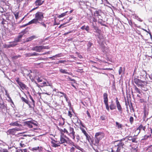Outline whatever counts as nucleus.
Returning <instances> with one entry per match:
<instances>
[{
	"mask_svg": "<svg viewBox=\"0 0 152 152\" xmlns=\"http://www.w3.org/2000/svg\"><path fill=\"white\" fill-rule=\"evenodd\" d=\"M104 136V134L102 132H97L95 134V140L94 142H92V144L94 145L98 146L99 141L102 139Z\"/></svg>",
	"mask_w": 152,
	"mask_h": 152,
	"instance_id": "obj_1",
	"label": "nucleus"
},
{
	"mask_svg": "<svg viewBox=\"0 0 152 152\" xmlns=\"http://www.w3.org/2000/svg\"><path fill=\"white\" fill-rule=\"evenodd\" d=\"M64 133L67 134L73 140H75V134L74 128L71 126H69L67 129L64 128Z\"/></svg>",
	"mask_w": 152,
	"mask_h": 152,
	"instance_id": "obj_2",
	"label": "nucleus"
},
{
	"mask_svg": "<svg viewBox=\"0 0 152 152\" xmlns=\"http://www.w3.org/2000/svg\"><path fill=\"white\" fill-rule=\"evenodd\" d=\"M72 142L71 140L66 136L64 135L63 134H61L60 136V141L58 143L62 144H69Z\"/></svg>",
	"mask_w": 152,
	"mask_h": 152,
	"instance_id": "obj_3",
	"label": "nucleus"
},
{
	"mask_svg": "<svg viewBox=\"0 0 152 152\" xmlns=\"http://www.w3.org/2000/svg\"><path fill=\"white\" fill-rule=\"evenodd\" d=\"M134 82L138 87H144V86H146L148 83L147 81H142L137 78L134 79Z\"/></svg>",
	"mask_w": 152,
	"mask_h": 152,
	"instance_id": "obj_4",
	"label": "nucleus"
},
{
	"mask_svg": "<svg viewBox=\"0 0 152 152\" xmlns=\"http://www.w3.org/2000/svg\"><path fill=\"white\" fill-rule=\"evenodd\" d=\"M47 49V47L44 46H36L33 47L31 48V50L33 51H35L37 52H40L43 49Z\"/></svg>",
	"mask_w": 152,
	"mask_h": 152,
	"instance_id": "obj_5",
	"label": "nucleus"
},
{
	"mask_svg": "<svg viewBox=\"0 0 152 152\" xmlns=\"http://www.w3.org/2000/svg\"><path fill=\"white\" fill-rule=\"evenodd\" d=\"M35 18L39 21L42 20L43 18V14L41 12H38L35 15Z\"/></svg>",
	"mask_w": 152,
	"mask_h": 152,
	"instance_id": "obj_6",
	"label": "nucleus"
},
{
	"mask_svg": "<svg viewBox=\"0 0 152 152\" xmlns=\"http://www.w3.org/2000/svg\"><path fill=\"white\" fill-rule=\"evenodd\" d=\"M57 95L59 96L60 98L63 96H64L66 101L68 102V97L65 94L61 92H58L57 93Z\"/></svg>",
	"mask_w": 152,
	"mask_h": 152,
	"instance_id": "obj_7",
	"label": "nucleus"
},
{
	"mask_svg": "<svg viewBox=\"0 0 152 152\" xmlns=\"http://www.w3.org/2000/svg\"><path fill=\"white\" fill-rule=\"evenodd\" d=\"M10 44H4L3 45V47L5 48H8L12 47H13L16 45L17 44L14 43V42H10Z\"/></svg>",
	"mask_w": 152,
	"mask_h": 152,
	"instance_id": "obj_8",
	"label": "nucleus"
},
{
	"mask_svg": "<svg viewBox=\"0 0 152 152\" xmlns=\"http://www.w3.org/2000/svg\"><path fill=\"white\" fill-rule=\"evenodd\" d=\"M116 102L118 109V110L120 114H121L122 113V108L117 98H116Z\"/></svg>",
	"mask_w": 152,
	"mask_h": 152,
	"instance_id": "obj_9",
	"label": "nucleus"
},
{
	"mask_svg": "<svg viewBox=\"0 0 152 152\" xmlns=\"http://www.w3.org/2000/svg\"><path fill=\"white\" fill-rule=\"evenodd\" d=\"M145 129L146 128L145 126H143L142 124H141L137 128L135 132L137 133V134H138L140 132V131L142 129L144 131H145Z\"/></svg>",
	"mask_w": 152,
	"mask_h": 152,
	"instance_id": "obj_10",
	"label": "nucleus"
},
{
	"mask_svg": "<svg viewBox=\"0 0 152 152\" xmlns=\"http://www.w3.org/2000/svg\"><path fill=\"white\" fill-rule=\"evenodd\" d=\"M44 1L42 0H36L35 2V4L36 6H37L38 7L39 6L42 5L44 3Z\"/></svg>",
	"mask_w": 152,
	"mask_h": 152,
	"instance_id": "obj_11",
	"label": "nucleus"
},
{
	"mask_svg": "<svg viewBox=\"0 0 152 152\" xmlns=\"http://www.w3.org/2000/svg\"><path fill=\"white\" fill-rule=\"evenodd\" d=\"M148 131L150 132L149 133V134L148 135H145L144 136V138L145 139H147L148 137H151V134H152V129L151 128L148 129Z\"/></svg>",
	"mask_w": 152,
	"mask_h": 152,
	"instance_id": "obj_12",
	"label": "nucleus"
},
{
	"mask_svg": "<svg viewBox=\"0 0 152 152\" xmlns=\"http://www.w3.org/2000/svg\"><path fill=\"white\" fill-rule=\"evenodd\" d=\"M15 133V132L14 128L9 129L7 132V134L14 135Z\"/></svg>",
	"mask_w": 152,
	"mask_h": 152,
	"instance_id": "obj_13",
	"label": "nucleus"
},
{
	"mask_svg": "<svg viewBox=\"0 0 152 152\" xmlns=\"http://www.w3.org/2000/svg\"><path fill=\"white\" fill-rule=\"evenodd\" d=\"M25 124L27 127L29 128H32L33 126L31 123V121H26L24 122Z\"/></svg>",
	"mask_w": 152,
	"mask_h": 152,
	"instance_id": "obj_14",
	"label": "nucleus"
},
{
	"mask_svg": "<svg viewBox=\"0 0 152 152\" xmlns=\"http://www.w3.org/2000/svg\"><path fill=\"white\" fill-rule=\"evenodd\" d=\"M136 138L134 137H133L132 136H128V140L129 141H132L133 142H137L136 140Z\"/></svg>",
	"mask_w": 152,
	"mask_h": 152,
	"instance_id": "obj_15",
	"label": "nucleus"
},
{
	"mask_svg": "<svg viewBox=\"0 0 152 152\" xmlns=\"http://www.w3.org/2000/svg\"><path fill=\"white\" fill-rule=\"evenodd\" d=\"M108 95L107 93H104L103 94L104 102V103H107L108 102Z\"/></svg>",
	"mask_w": 152,
	"mask_h": 152,
	"instance_id": "obj_16",
	"label": "nucleus"
},
{
	"mask_svg": "<svg viewBox=\"0 0 152 152\" xmlns=\"http://www.w3.org/2000/svg\"><path fill=\"white\" fill-rule=\"evenodd\" d=\"M39 23V21H38L35 18L33 19L32 20L28 22V24H31L33 23Z\"/></svg>",
	"mask_w": 152,
	"mask_h": 152,
	"instance_id": "obj_17",
	"label": "nucleus"
},
{
	"mask_svg": "<svg viewBox=\"0 0 152 152\" xmlns=\"http://www.w3.org/2000/svg\"><path fill=\"white\" fill-rule=\"evenodd\" d=\"M10 125L13 126H21V125L19 124L18 121L12 122L10 124Z\"/></svg>",
	"mask_w": 152,
	"mask_h": 152,
	"instance_id": "obj_18",
	"label": "nucleus"
},
{
	"mask_svg": "<svg viewBox=\"0 0 152 152\" xmlns=\"http://www.w3.org/2000/svg\"><path fill=\"white\" fill-rule=\"evenodd\" d=\"M93 15L95 18L97 17L99 18V16H100V11H95Z\"/></svg>",
	"mask_w": 152,
	"mask_h": 152,
	"instance_id": "obj_19",
	"label": "nucleus"
},
{
	"mask_svg": "<svg viewBox=\"0 0 152 152\" xmlns=\"http://www.w3.org/2000/svg\"><path fill=\"white\" fill-rule=\"evenodd\" d=\"M43 85L42 86H52V84L51 83H49L48 82H44L42 83Z\"/></svg>",
	"mask_w": 152,
	"mask_h": 152,
	"instance_id": "obj_20",
	"label": "nucleus"
},
{
	"mask_svg": "<svg viewBox=\"0 0 152 152\" xmlns=\"http://www.w3.org/2000/svg\"><path fill=\"white\" fill-rule=\"evenodd\" d=\"M81 29L82 30H85L88 32V31L89 30V27L88 26H83L81 27Z\"/></svg>",
	"mask_w": 152,
	"mask_h": 152,
	"instance_id": "obj_21",
	"label": "nucleus"
},
{
	"mask_svg": "<svg viewBox=\"0 0 152 152\" xmlns=\"http://www.w3.org/2000/svg\"><path fill=\"white\" fill-rule=\"evenodd\" d=\"M59 71L61 73L69 74V73L67 72V70L66 69H61L59 70Z\"/></svg>",
	"mask_w": 152,
	"mask_h": 152,
	"instance_id": "obj_22",
	"label": "nucleus"
},
{
	"mask_svg": "<svg viewBox=\"0 0 152 152\" xmlns=\"http://www.w3.org/2000/svg\"><path fill=\"white\" fill-rule=\"evenodd\" d=\"M18 85L20 88L23 90L26 88V86L25 85L21 82Z\"/></svg>",
	"mask_w": 152,
	"mask_h": 152,
	"instance_id": "obj_23",
	"label": "nucleus"
},
{
	"mask_svg": "<svg viewBox=\"0 0 152 152\" xmlns=\"http://www.w3.org/2000/svg\"><path fill=\"white\" fill-rule=\"evenodd\" d=\"M25 140H23L20 141V147L22 148H23L26 146V145L25 144Z\"/></svg>",
	"mask_w": 152,
	"mask_h": 152,
	"instance_id": "obj_24",
	"label": "nucleus"
},
{
	"mask_svg": "<svg viewBox=\"0 0 152 152\" xmlns=\"http://www.w3.org/2000/svg\"><path fill=\"white\" fill-rule=\"evenodd\" d=\"M147 73L145 71H142L140 73V76H142V77H146Z\"/></svg>",
	"mask_w": 152,
	"mask_h": 152,
	"instance_id": "obj_25",
	"label": "nucleus"
},
{
	"mask_svg": "<svg viewBox=\"0 0 152 152\" xmlns=\"http://www.w3.org/2000/svg\"><path fill=\"white\" fill-rule=\"evenodd\" d=\"M124 145V143H122L121 142H120L118 145V147L117 148V151H119L120 150V149H119L120 147H122Z\"/></svg>",
	"mask_w": 152,
	"mask_h": 152,
	"instance_id": "obj_26",
	"label": "nucleus"
},
{
	"mask_svg": "<svg viewBox=\"0 0 152 152\" xmlns=\"http://www.w3.org/2000/svg\"><path fill=\"white\" fill-rule=\"evenodd\" d=\"M119 75H121V73L124 74V70H123V68L122 67H120L118 70Z\"/></svg>",
	"mask_w": 152,
	"mask_h": 152,
	"instance_id": "obj_27",
	"label": "nucleus"
},
{
	"mask_svg": "<svg viewBox=\"0 0 152 152\" xmlns=\"http://www.w3.org/2000/svg\"><path fill=\"white\" fill-rule=\"evenodd\" d=\"M51 143L52 144V146L53 147L56 148L60 146V145L58 144H59L58 143H56L54 142H51Z\"/></svg>",
	"mask_w": 152,
	"mask_h": 152,
	"instance_id": "obj_28",
	"label": "nucleus"
},
{
	"mask_svg": "<svg viewBox=\"0 0 152 152\" xmlns=\"http://www.w3.org/2000/svg\"><path fill=\"white\" fill-rule=\"evenodd\" d=\"M115 123L116 124V126L117 127L118 129H122V125L121 124H119L117 122H116Z\"/></svg>",
	"mask_w": 152,
	"mask_h": 152,
	"instance_id": "obj_29",
	"label": "nucleus"
},
{
	"mask_svg": "<svg viewBox=\"0 0 152 152\" xmlns=\"http://www.w3.org/2000/svg\"><path fill=\"white\" fill-rule=\"evenodd\" d=\"M35 36H32L31 37L27 38H26V41H29L33 40V39L35 38Z\"/></svg>",
	"mask_w": 152,
	"mask_h": 152,
	"instance_id": "obj_30",
	"label": "nucleus"
},
{
	"mask_svg": "<svg viewBox=\"0 0 152 152\" xmlns=\"http://www.w3.org/2000/svg\"><path fill=\"white\" fill-rule=\"evenodd\" d=\"M61 56H60V54H57L55 56H53L52 57H50L49 58H50V59H51L52 60H55L54 59L56 57H60Z\"/></svg>",
	"mask_w": 152,
	"mask_h": 152,
	"instance_id": "obj_31",
	"label": "nucleus"
},
{
	"mask_svg": "<svg viewBox=\"0 0 152 152\" xmlns=\"http://www.w3.org/2000/svg\"><path fill=\"white\" fill-rule=\"evenodd\" d=\"M110 109L111 110H112L115 109L116 106L114 104H113V103H111V104L110 106Z\"/></svg>",
	"mask_w": 152,
	"mask_h": 152,
	"instance_id": "obj_32",
	"label": "nucleus"
},
{
	"mask_svg": "<svg viewBox=\"0 0 152 152\" xmlns=\"http://www.w3.org/2000/svg\"><path fill=\"white\" fill-rule=\"evenodd\" d=\"M94 30H95V31L98 33V34H100L101 32V31L98 29V27H94Z\"/></svg>",
	"mask_w": 152,
	"mask_h": 152,
	"instance_id": "obj_33",
	"label": "nucleus"
},
{
	"mask_svg": "<svg viewBox=\"0 0 152 152\" xmlns=\"http://www.w3.org/2000/svg\"><path fill=\"white\" fill-rule=\"evenodd\" d=\"M25 31H23L20 34L18 37V39H20L25 34Z\"/></svg>",
	"mask_w": 152,
	"mask_h": 152,
	"instance_id": "obj_34",
	"label": "nucleus"
},
{
	"mask_svg": "<svg viewBox=\"0 0 152 152\" xmlns=\"http://www.w3.org/2000/svg\"><path fill=\"white\" fill-rule=\"evenodd\" d=\"M41 147H34L32 148V149L34 151H40L41 150L40 148Z\"/></svg>",
	"mask_w": 152,
	"mask_h": 152,
	"instance_id": "obj_35",
	"label": "nucleus"
},
{
	"mask_svg": "<svg viewBox=\"0 0 152 152\" xmlns=\"http://www.w3.org/2000/svg\"><path fill=\"white\" fill-rule=\"evenodd\" d=\"M80 139V137L78 134L76 135V138H75V140H74L75 141L78 142Z\"/></svg>",
	"mask_w": 152,
	"mask_h": 152,
	"instance_id": "obj_36",
	"label": "nucleus"
},
{
	"mask_svg": "<svg viewBox=\"0 0 152 152\" xmlns=\"http://www.w3.org/2000/svg\"><path fill=\"white\" fill-rule=\"evenodd\" d=\"M14 14L15 15V18L16 19H18L19 18V13L18 12H15L14 13Z\"/></svg>",
	"mask_w": 152,
	"mask_h": 152,
	"instance_id": "obj_37",
	"label": "nucleus"
},
{
	"mask_svg": "<svg viewBox=\"0 0 152 152\" xmlns=\"http://www.w3.org/2000/svg\"><path fill=\"white\" fill-rule=\"evenodd\" d=\"M67 12H68V11H67L65 12H64V13H63L61 14L59 16V18H62V17H63L64 16L66 15V13H67Z\"/></svg>",
	"mask_w": 152,
	"mask_h": 152,
	"instance_id": "obj_38",
	"label": "nucleus"
},
{
	"mask_svg": "<svg viewBox=\"0 0 152 152\" xmlns=\"http://www.w3.org/2000/svg\"><path fill=\"white\" fill-rule=\"evenodd\" d=\"M145 152H152V151L151 149L149 148V147H148V148L146 149V150H144Z\"/></svg>",
	"mask_w": 152,
	"mask_h": 152,
	"instance_id": "obj_39",
	"label": "nucleus"
},
{
	"mask_svg": "<svg viewBox=\"0 0 152 152\" xmlns=\"http://www.w3.org/2000/svg\"><path fill=\"white\" fill-rule=\"evenodd\" d=\"M86 138L88 142H90V140H91V138L89 135L86 136Z\"/></svg>",
	"mask_w": 152,
	"mask_h": 152,
	"instance_id": "obj_40",
	"label": "nucleus"
},
{
	"mask_svg": "<svg viewBox=\"0 0 152 152\" xmlns=\"http://www.w3.org/2000/svg\"><path fill=\"white\" fill-rule=\"evenodd\" d=\"M21 99H22V100L23 101V102H25L26 103H27V104H28V101L26 99L22 97L21 98Z\"/></svg>",
	"mask_w": 152,
	"mask_h": 152,
	"instance_id": "obj_41",
	"label": "nucleus"
},
{
	"mask_svg": "<svg viewBox=\"0 0 152 152\" xmlns=\"http://www.w3.org/2000/svg\"><path fill=\"white\" fill-rule=\"evenodd\" d=\"M20 39H18V37L16 39H15V40L13 42H14V43H17L20 42Z\"/></svg>",
	"mask_w": 152,
	"mask_h": 152,
	"instance_id": "obj_42",
	"label": "nucleus"
},
{
	"mask_svg": "<svg viewBox=\"0 0 152 152\" xmlns=\"http://www.w3.org/2000/svg\"><path fill=\"white\" fill-rule=\"evenodd\" d=\"M32 125H33L35 126H37V122L34 121H31Z\"/></svg>",
	"mask_w": 152,
	"mask_h": 152,
	"instance_id": "obj_43",
	"label": "nucleus"
},
{
	"mask_svg": "<svg viewBox=\"0 0 152 152\" xmlns=\"http://www.w3.org/2000/svg\"><path fill=\"white\" fill-rule=\"evenodd\" d=\"M30 99L33 102V105L34 107L35 106V101L33 99L32 97L31 96H29Z\"/></svg>",
	"mask_w": 152,
	"mask_h": 152,
	"instance_id": "obj_44",
	"label": "nucleus"
},
{
	"mask_svg": "<svg viewBox=\"0 0 152 152\" xmlns=\"http://www.w3.org/2000/svg\"><path fill=\"white\" fill-rule=\"evenodd\" d=\"M21 57V56L20 55L16 56H13L12 57V58L13 60L16 59L18 58H20Z\"/></svg>",
	"mask_w": 152,
	"mask_h": 152,
	"instance_id": "obj_45",
	"label": "nucleus"
},
{
	"mask_svg": "<svg viewBox=\"0 0 152 152\" xmlns=\"http://www.w3.org/2000/svg\"><path fill=\"white\" fill-rule=\"evenodd\" d=\"M104 104L105 105L106 109L108 111H109V106H108V103H105Z\"/></svg>",
	"mask_w": 152,
	"mask_h": 152,
	"instance_id": "obj_46",
	"label": "nucleus"
},
{
	"mask_svg": "<svg viewBox=\"0 0 152 152\" xmlns=\"http://www.w3.org/2000/svg\"><path fill=\"white\" fill-rule=\"evenodd\" d=\"M4 107V105L3 102L0 103V109H3Z\"/></svg>",
	"mask_w": 152,
	"mask_h": 152,
	"instance_id": "obj_47",
	"label": "nucleus"
},
{
	"mask_svg": "<svg viewBox=\"0 0 152 152\" xmlns=\"http://www.w3.org/2000/svg\"><path fill=\"white\" fill-rule=\"evenodd\" d=\"M14 129H15V132H16V131H20V130H21V128H20L16 127V128H14Z\"/></svg>",
	"mask_w": 152,
	"mask_h": 152,
	"instance_id": "obj_48",
	"label": "nucleus"
},
{
	"mask_svg": "<svg viewBox=\"0 0 152 152\" xmlns=\"http://www.w3.org/2000/svg\"><path fill=\"white\" fill-rule=\"evenodd\" d=\"M58 130L61 132V134H63L62 133V132H64V128L63 129H60V128H59L58 127Z\"/></svg>",
	"mask_w": 152,
	"mask_h": 152,
	"instance_id": "obj_49",
	"label": "nucleus"
},
{
	"mask_svg": "<svg viewBox=\"0 0 152 152\" xmlns=\"http://www.w3.org/2000/svg\"><path fill=\"white\" fill-rule=\"evenodd\" d=\"M93 43L91 42H88V48H90L91 46L92 45Z\"/></svg>",
	"mask_w": 152,
	"mask_h": 152,
	"instance_id": "obj_50",
	"label": "nucleus"
},
{
	"mask_svg": "<svg viewBox=\"0 0 152 152\" xmlns=\"http://www.w3.org/2000/svg\"><path fill=\"white\" fill-rule=\"evenodd\" d=\"M135 90L136 91L139 93V94H140V90H139V89L137 88L136 86H135Z\"/></svg>",
	"mask_w": 152,
	"mask_h": 152,
	"instance_id": "obj_51",
	"label": "nucleus"
},
{
	"mask_svg": "<svg viewBox=\"0 0 152 152\" xmlns=\"http://www.w3.org/2000/svg\"><path fill=\"white\" fill-rule=\"evenodd\" d=\"M133 121H134L133 118L132 116L130 118V123H131V124H132L133 123Z\"/></svg>",
	"mask_w": 152,
	"mask_h": 152,
	"instance_id": "obj_52",
	"label": "nucleus"
},
{
	"mask_svg": "<svg viewBox=\"0 0 152 152\" xmlns=\"http://www.w3.org/2000/svg\"><path fill=\"white\" fill-rule=\"evenodd\" d=\"M37 80L38 82H41L42 81V79H41L40 77H38L37 78Z\"/></svg>",
	"mask_w": 152,
	"mask_h": 152,
	"instance_id": "obj_53",
	"label": "nucleus"
},
{
	"mask_svg": "<svg viewBox=\"0 0 152 152\" xmlns=\"http://www.w3.org/2000/svg\"><path fill=\"white\" fill-rule=\"evenodd\" d=\"M100 119L102 120H104L105 119V116L104 115H102L100 117Z\"/></svg>",
	"mask_w": 152,
	"mask_h": 152,
	"instance_id": "obj_54",
	"label": "nucleus"
},
{
	"mask_svg": "<svg viewBox=\"0 0 152 152\" xmlns=\"http://www.w3.org/2000/svg\"><path fill=\"white\" fill-rule=\"evenodd\" d=\"M66 62V60H61L58 61V63H64Z\"/></svg>",
	"mask_w": 152,
	"mask_h": 152,
	"instance_id": "obj_55",
	"label": "nucleus"
},
{
	"mask_svg": "<svg viewBox=\"0 0 152 152\" xmlns=\"http://www.w3.org/2000/svg\"><path fill=\"white\" fill-rule=\"evenodd\" d=\"M40 24L42 25L45 28L46 27V26L45 24L43 22H42L41 23H39Z\"/></svg>",
	"mask_w": 152,
	"mask_h": 152,
	"instance_id": "obj_56",
	"label": "nucleus"
},
{
	"mask_svg": "<svg viewBox=\"0 0 152 152\" xmlns=\"http://www.w3.org/2000/svg\"><path fill=\"white\" fill-rule=\"evenodd\" d=\"M26 56L27 57H29L31 56H32V53H27L26 54Z\"/></svg>",
	"mask_w": 152,
	"mask_h": 152,
	"instance_id": "obj_57",
	"label": "nucleus"
},
{
	"mask_svg": "<svg viewBox=\"0 0 152 152\" xmlns=\"http://www.w3.org/2000/svg\"><path fill=\"white\" fill-rule=\"evenodd\" d=\"M91 145L92 146V148H93V149L94 150V151H95L96 152H99V151H98V150L96 148H95L91 144Z\"/></svg>",
	"mask_w": 152,
	"mask_h": 152,
	"instance_id": "obj_58",
	"label": "nucleus"
},
{
	"mask_svg": "<svg viewBox=\"0 0 152 152\" xmlns=\"http://www.w3.org/2000/svg\"><path fill=\"white\" fill-rule=\"evenodd\" d=\"M68 115L70 118H71L72 117V115L71 114V112H70V111H68Z\"/></svg>",
	"mask_w": 152,
	"mask_h": 152,
	"instance_id": "obj_59",
	"label": "nucleus"
},
{
	"mask_svg": "<svg viewBox=\"0 0 152 152\" xmlns=\"http://www.w3.org/2000/svg\"><path fill=\"white\" fill-rule=\"evenodd\" d=\"M64 124V121H63V122H59V126H63Z\"/></svg>",
	"mask_w": 152,
	"mask_h": 152,
	"instance_id": "obj_60",
	"label": "nucleus"
},
{
	"mask_svg": "<svg viewBox=\"0 0 152 152\" xmlns=\"http://www.w3.org/2000/svg\"><path fill=\"white\" fill-rule=\"evenodd\" d=\"M81 129V130L82 133H83L84 134L87 132L84 129L82 128Z\"/></svg>",
	"mask_w": 152,
	"mask_h": 152,
	"instance_id": "obj_61",
	"label": "nucleus"
},
{
	"mask_svg": "<svg viewBox=\"0 0 152 152\" xmlns=\"http://www.w3.org/2000/svg\"><path fill=\"white\" fill-rule=\"evenodd\" d=\"M87 114L88 115V117L89 118H90L91 117V115H90V113L88 112V111H87Z\"/></svg>",
	"mask_w": 152,
	"mask_h": 152,
	"instance_id": "obj_62",
	"label": "nucleus"
},
{
	"mask_svg": "<svg viewBox=\"0 0 152 152\" xmlns=\"http://www.w3.org/2000/svg\"><path fill=\"white\" fill-rule=\"evenodd\" d=\"M19 78H17L16 80V81L17 82V83L18 84L20 83L21 82L20 81H19Z\"/></svg>",
	"mask_w": 152,
	"mask_h": 152,
	"instance_id": "obj_63",
	"label": "nucleus"
},
{
	"mask_svg": "<svg viewBox=\"0 0 152 152\" xmlns=\"http://www.w3.org/2000/svg\"><path fill=\"white\" fill-rule=\"evenodd\" d=\"M149 77L151 80H152V74L149 75Z\"/></svg>",
	"mask_w": 152,
	"mask_h": 152,
	"instance_id": "obj_64",
	"label": "nucleus"
}]
</instances>
